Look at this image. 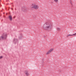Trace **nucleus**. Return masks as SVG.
Here are the masks:
<instances>
[{"mask_svg":"<svg viewBox=\"0 0 76 76\" xmlns=\"http://www.w3.org/2000/svg\"><path fill=\"white\" fill-rule=\"evenodd\" d=\"M51 26H52V25H51V23L49 22H47L43 25V28L45 30L47 31L51 30Z\"/></svg>","mask_w":76,"mask_h":76,"instance_id":"obj_1","label":"nucleus"},{"mask_svg":"<svg viewBox=\"0 0 76 76\" xmlns=\"http://www.w3.org/2000/svg\"><path fill=\"white\" fill-rule=\"evenodd\" d=\"M7 38V34H4L3 35L0 37V41L1 39H5Z\"/></svg>","mask_w":76,"mask_h":76,"instance_id":"obj_2","label":"nucleus"},{"mask_svg":"<svg viewBox=\"0 0 76 76\" xmlns=\"http://www.w3.org/2000/svg\"><path fill=\"white\" fill-rule=\"evenodd\" d=\"M31 7L32 8H34L35 9H38V8L39 7L38 5H36L35 4H32L31 5Z\"/></svg>","mask_w":76,"mask_h":76,"instance_id":"obj_3","label":"nucleus"},{"mask_svg":"<svg viewBox=\"0 0 76 76\" xmlns=\"http://www.w3.org/2000/svg\"><path fill=\"white\" fill-rule=\"evenodd\" d=\"M22 12H25L27 11V8L25 7H23L21 9Z\"/></svg>","mask_w":76,"mask_h":76,"instance_id":"obj_4","label":"nucleus"},{"mask_svg":"<svg viewBox=\"0 0 76 76\" xmlns=\"http://www.w3.org/2000/svg\"><path fill=\"white\" fill-rule=\"evenodd\" d=\"M53 51V49H51L50 50L48 51L47 53L46 54L48 55L49 54H50L51 52H52Z\"/></svg>","mask_w":76,"mask_h":76,"instance_id":"obj_5","label":"nucleus"},{"mask_svg":"<svg viewBox=\"0 0 76 76\" xmlns=\"http://www.w3.org/2000/svg\"><path fill=\"white\" fill-rule=\"evenodd\" d=\"M18 42V39H14L13 42L16 44V43Z\"/></svg>","mask_w":76,"mask_h":76,"instance_id":"obj_6","label":"nucleus"},{"mask_svg":"<svg viewBox=\"0 0 76 76\" xmlns=\"http://www.w3.org/2000/svg\"><path fill=\"white\" fill-rule=\"evenodd\" d=\"M73 35H76V33H75L74 34H72V35L71 34H68V35L67 36V37H69V36H73Z\"/></svg>","mask_w":76,"mask_h":76,"instance_id":"obj_7","label":"nucleus"},{"mask_svg":"<svg viewBox=\"0 0 76 76\" xmlns=\"http://www.w3.org/2000/svg\"><path fill=\"white\" fill-rule=\"evenodd\" d=\"M25 73L27 76H29V73H28V71H26L25 72Z\"/></svg>","mask_w":76,"mask_h":76,"instance_id":"obj_8","label":"nucleus"},{"mask_svg":"<svg viewBox=\"0 0 76 76\" xmlns=\"http://www.w3.org/2000/svg\"><path fill=\"white\" fill-rule=\"evenodd\" d=\"M9 19H10V20L12 21V17L11 16H9Z\"/></svg>","mask_w":76,"mask_h":76,"instance_id":"obj_9","label":"nucleus"},{"mask_svg":"<svg viewBox=\"0 0 76 76\" xmlns=\"http://www.w3.org/2000/svg\"><path fill=\"white\" fill-rule=\"evenodd\" d=\"M19 39H22V34H21L20 35V36H19Z\"/></svg>","mask_w":76,"mask_h":76,"instance_id":"obj_10","label":"nucleus"},{"mask_svg":"<svg viewBox=\"0 0 76 76\" xmlns=\"http://www.w3.org/2000/svg\"><path fill=\"white\" fill-rule=\"evenodd\" d=\"M56 29H57V31H60V28L57 27V28H56Z\"/></svg>","mask_w":76,"mask_h":76,"instance_id":"obj_11","label":"nucleus"},{"mask_svg":"<svg viewBox=\"0 0 76 76\" xmlns=\"http://www.w3.org/2000/svg\"><path fill=\"white\" fill-rule=\"evenodd\" d=\"M54 1L55 2H57L58 1V0H54Z\"/></svg>","mask_w":76,"mask_h":76,"instance_id":"obj_12","label":"nucleus"},{"mask_svg":"<svg viewBox=\"0 0 76 76\" xmlns=\"http://www.w3.org/2000/svg\"><path fill=\"white\" fill-rule=\"evenodd\" d=\"M3 58V56H0V59H1V58Z\"/></svg>","mask_w":76,"mask_h":76,"instance_id":"obj_13","label":"nucleus"},{"mask_svg":"<svg viewBox=\"0 0 76 76\" xmlns=\"http://www.w3.org/2000/svg\"><path fill=\"white\" fill-rule=\"evenodd\" d=\"M70 3L71 4H72V1H70Z\"/></svg>","mask_w":76,"mask_h":76,"instance_id":"obj_14","label":"nucleus"}]
</instances>
